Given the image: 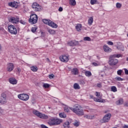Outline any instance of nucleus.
Masks as SVG:
<instances>
[{"label": "nucleus", "instance_id": "obj_1", "mask_svg": "<svg viewBox=\"0 0 128 128\" xmlns=\"http://www.w3.org/2000/svg\"><path fill=\"white\" fill-rule=\"evenodd\" d=\"M62 122V120L56 117H52L48 121V124L50 126H58Z\"/></svg>", "mask_w": 128, "mask_h": 128}, {"label": "nucleus", "instance_id": "obj_2", "mask_svg": "<svg viewBox=\"0 0 128 128\" xmlns=\"http://www.w3.org/2000/svg\"><path fill=\"white\" fill-rule=\"evenodd\" d=\"M71 110L80 116L84 114V112L82 108L80 105L76 106L74 108H71Z\"/></svg>", "mask_w": 128, "mask_h": 128}, {"label": "nucleus", "instance_id": "obj_3", "mask_svg": "<svg viewBox=\"0 0 128 128\" xmlns=\"http://www.w3.org/2000/svg\"><path fill=\"white\" fill-rule=\"evenodd\" d=\"M32 112L34 114H35V116H38L40 118H42L43 120H48V115L42 114L36 110H33Z\"/></svg>", "mask_w": 128, "mask_h": 128}, {"label": "nucleus", "instance_id": "obj_4", "mask_svg": "<svg viewBox=\"0 0 128 128\" xmlns=\"http://www.w3.org/2000/svg\"><path fill=\"white\" fill-rule=\"evenodd\" d=\"M18 98L19 100H24V102H26L30 98V96L28 94H22L18 95Z\"/></svg>", "mask_w": 128, "mask_h": 128}, {"label": "nucleus", "instance_id": "obj_5", "mask_svg": "<svg viewBox=\"0 0 128 128\" xmlns=\"http://www.w3.org/2000/svg\"><path fill=\"white\" fill-rule=\"evenodd\" d=\"M8 30L10 34H18V30L14 25L8 26Z\"/></svg>", "mask_w": 128, "mask_h": 128}, {"label": "nucleus", "instance_id": "obj_6", "mask_svg": "<svg viewBox=\"0 0 128 128\" xmlns=\"http://www.w3.org/2000/svg\"><path fill=\"white\" fill-rule=\"evenodd\" d=\"M32 8L34 12H40L42 10V7L37 2H34L32 4Z\"/></svg>", "mask_w": 128, "mask_h": 128}, {"label": "nucleus", "instance_id": "obj_7", "mask_svg": "<svg viewBox=\"0 0 128 128\" xmlns=\"http://www.w3.org/2000/svg\"><path fill=\"white\" fill-rule=\"evenodd\" d=\"M112 116V115L110 114H106L103 118L100 120V124H104V122H109L110 120V118Z\"/></svg>", "mask_w": 128, "mask_h": 128}, {"label": "nucleus", "instance_id": "obj_8", "mask_svg": "<svg viewBox=\"0 0 128 128\" xmlns=\"http://www.w3.org/2000/svg\"><path fill=\"white\" fill-rule=\"evenodd\" d=\"M30 22H32L34 24H36L38 22V15L36 14H32L29 19Z\"/></svg>", "mask_w": 128, "mask_h": 128}, {"label": "nucleus", "instance_id": "obj_9", "mask_svg": "<svg viewBox=\"0 0 128 128\" xmlns=\"http://www.w3.org/2000/svg\"><path fill=\"white\" fill-rule=\"evenodd\" d=\"M118 63V60L114 58V57H112V56L110 57L109 64L110 66H116Z\"/></svg>", "mask_w": 128, "mask_h": 128}, {"label": "nucleus", "instance_id": "obj_10", "mask_svg": "<svg viewBox=\"0 0 128 128\" xmlns=\"http://www.w3.org/2000/svg\"><path fill=\"white\" fill-rule=\"evenodd\" d=\"M8 20L12 24H18L20 22V17L18 16H11L9 18Z\"/></svg>", "mask_w": 128, "mask_h": 128}, {"label": "nucleus", "instance_id": "obj_11", "mask_svg": "<svg viewBox=\"0 0 128 128\" xmlns=\"http://www.w3.org/2000/svg\"><path fill=\"white\" fill-rule=\"evenodd\" d=\"M0 104H6V94L2 93L0 98Z\"/></svg>", "mask_w": 128, "mask_h": 128}, {"label": "nucleus", "instance_id": "obj_12", "mask_svg": "<svg viewBox=\"0 0 128 128\" xmlns=\"http://www.w3.org/2000/svg\"><path fill=\"white\" fill-rule=\"evenodd\" d=\"M8 6L11 8H18L20 6V3L16 2H10L8 4Z\"/></svg>", "mask_w": 128, "mask_h": 128}, {"label": "nucleus", "instance_id": "obj_13", "mask_svg": "<svg viewBox=\"0 0 128 128\" xmlns=\"http://www.w3.org/2000/svg\"><path fill=\"white\" fill-rule=\"evenodd\" d=\"M60 60L62 62H68V56L62 55L60 56Z\"/></svg>", "mask_w": 128, "mask_h": 128}, {"label": "nucleus", "instance_id": "obj_14", "mask_svg": "<svg viewBox=\"0 0 128 128\" xmlns=\"http://www.w3.org/2000/svg\"><path fill=\"white\" fill-rule=\"evenodd\" d=\"M14 64L8 63L7 64L6 70H7L8 72H12V70H14Z\"/></svg>", "mask_w": 128, "mask_h": 128}, {"label": "nucleus", "instance_id": "obj_15", "mask_svg": "<svg viewBox=\"0 0 128 128\" xmlns=\"http://www.w3.org/2000/svg\"><path fill=\"white\" fill-rule=\"evenodd\" d=\"M8 80L11 84H18V80L14 78H9Z\"/></svg>", "mask_w": 128, "mask_h": 128}, {"label": "nucleus", "instance_id": "obj_16", "mask_svg": "<svg viewBox=\"0 0 128 128\" xmlns=\"http://www.w3.org/2000/svg\"><path fill=\"white\" fill-rule=\"evenodd\" d=\"M91 98H93L94 102H104V100L102 99V98H96L93 96H90Z\"/></svg>", "mask_w": 128, "mask_h": 128}, {"label": "nucleus", "instance_id": "obj_17", "mask_svg": "<svg viewBox=\"0 0 128 128\" xmlns=\"http://www.w3.org/2000/svg\"><path fill=\"white\" fill-rule=\"evenodd\" d=\"M76 28L77 32H80L82 29V25L80 24H77L76 26Z\"/></svg>", "mask_w": 128, "mask_h": 128}, {"label": "nucleus", "instance_id": "obj_18", "mask_svg": "<svg viewBox=\"0 0 128 128\" xmlns=\"http://www.w3.org/2000/svg\"><path fill=\"white\" fill-rule=\"evenodd\" d=\"M49 26L52 28H58V24L51 20L50 21Z\"/></svg>", "mask_w": 128, "mask_h": 128}, {"label": "nucleus", "instance_id": "obj_19", "mask_svg": "<svg viewBox=\"0 0 128 128\" xmlns=\"http://www.w3.org/2000/svg\"><path fill=\"white\" fill-rule=\"evenodd\" d=\"M71 72L72 74H74V76H76L78 74V69L77 68H74L71 70Z\"/></svg>", "mask_w": 128, "mask_h": 128}, {"label": "nucleus", "instance_id": "obj_20", "mask_svg": "<svg viewBox=\"0 0 128 128\" xmlns=\"http://www.w3.org/2000/svg\"><path fill=\"white\" fill-rule=\"evenodd\" d=\"M104 50L106 52H112V48H110L107 45L104 46Z\"/></svg>", "mask_w": 128, "mask_h": 128}, {"label": "nucleus", "instance_id": "obj_21", "mask_svg": "<svg viewBox=\"0 0 128 128\" xmlns=\"http://www.w3.org/2000/svg\"><path fill=\"white\" fill-rule=\"evenodd\" d=\"M82 72L84 74L85 76H88V78H90V76H92V72H90V71L84 70L83 71H82Z\"/></svg>", "mask_w": 128, "mask_h": 128}, {"label": "nucleus", "instance_id": "obj_22", "mask_svg": "<svg viewBox=\"0 0 128 128\" xmlns=\"http://www.w3.org/2000/svg\"><path fill=\"white\" fill-rule=\"evenodd\" d=\"M70 122H68V121H66V122L64 123L63 126L64 128H70Z\"/></svg>", "mask_w": 128, "mask_h": 128}, {"label": "nucleus", "instance_id": "obj_23", "mask_svg": "<svg viewBox=\"0 0 128 128\" xmlns=\"http://www.w3.org/2000/svg\"><path fill=\"white\" fill-rule=\"evenodd\" d=\"M116 104L117 106H120L121 104H124V99L120 98V99L118 100L116 102Z\"/></svg>", "mask_w": 128, "mask_h": 128}, {"label": "nucleus", "instance_id": "obj_24", "mask_svg": "<svg viewBox=\"0 0 128 128\" xmlns=\"http://www.w3.org/2000/svg\"><path fill=\"white\" fill-rule=\"evenodd\" d=\"M94 22V17H90L88 19V24L89 26H92Z\"/></svg>", "mask_w": 128, "mask_h": 128}, {"label": "nucleus", "instance_id": "obj_25", "mask_svg": "<svg viewBox=\"0 0 128 128\" xmlns=\"http://www.w3.org/2000/svg\"><path fill=\"white\" fill-rule=\"evenodd\" d=\"M69 4L70 6H74L76 4V0H69Z\"/></svg>", "mask_w": 128, "mask_h": 128}, {"label": "nucleus", "instance_id": "obj_26", "mask_svg": "<svg viewBox=\"0 0 128 128\" xmlns=\"http://www.w3.org/2000/svg\"><path fill=\"white\" fill-rule=\"evenodd\" d=\"M84 118H88V120H92V118H94V116L90 114H85Z\"/></svg>", "mask_w": 128, "mask_h": 128}, {"label": "nucleus", "instance_id": "obj_27", "mask_svg": "<svg viewBox=\"0 0 128 128\" xmlns=\"http://www.w3.org/2000/svg\"><path fill=\"white\" fill-rule=\"evenodd\" d=\"M74 90H80V84L78 83H75L74 84Z\"/></svg>", "mask_w": 128, "mask_h": 128}, {"label": "nucleus", "instance_id": "obj_28", "mask_svg": "<svg viewBox=\"0 0 128 128\" xmlns=\"http://www.w3.org/2000/svg\"><path fill=\"white\" fill-rule=\"evenodd\" d=\"M111 56H112V58H122V54H115Z\"/></svg>", "mask_w": 128, "mask_h": 128}, {"label": "nucleus", "instance_id": "obj_29", "mask_svg": "<svg viewBox=\"0 0 128 128\" xmlns=\"http://www.w3.org/2000/svg\"><path fill=\"white\" fill-rule=\"evenodd\" d=\"M59 116L62 118H66V114L64 112H61L59 114Z\"/></svg>", "mask_w": 128, "mask_h": 128}, {"label": "nucleus", "instance_id": "obj_30", "mask_svg": "<svg viewBox=\"0 0 128 128\" xmlns=\"http://www.w3.org/2000/svg\"><path fill=\"white\" fill-rule=\"evenodd\" d=\"M48 32L50 34H56V30L52 29L48 30Z\"/></svg>", "mask_w": 128, "mask_h": 128}, {"label": "nucleus", "instance_id": "obj_31", "mask_svg": "<svg viewBox=\"0 0 128 128\" xmlns=\"http://www.w3.org/2000/svg\"><path fill=\"white\" fill-rule=\"evenodd\" d=\"M71 108H70L67 106H66L64 108V112H70V110H72Z\"/></svg>", "mask_w": 128, "mask_h": 128}, {"label": "nucleus", "instance_id": "obj_32", "mask_svg": "<svg viewBox=\"0 0 128 128\" xmlns=\"http://www.w3.org/2000/svg\"><path fill=\"white\" fill-rule=\"evenodd\" d=\"M50 20H46V19H44L43 20L42 22L44 24H48V26H50Z\"/></svg>", "mask_w": 128, "mask_h": 128}, {"label": "nucleus", "instance_id": "obj_33", "mask_svg": "<svg viewBox=\"0 0 128 128\" xmlns=\"http://www.w3.org/2000/svg\"><path fill=\"white\" fill-rule=\"evenodd\" d=\"M30 70L34 72H38V67L36 66H31Z\"/></svg>", "mask_w": 128, "mask_h": 128}, {"label": "nucleus", "instance_id": "obj_34", "mask_svg": "<svg viewBox=\"0 0 128 128\" xmlns=\"http://www.w3.org/2000/svg\"><path fill=\"white\" fill-rule=\"evenodd\" d=\"M74 126H76V127H78V126H80V122L79 121H75L74 124H73Z\"/></svg>", "mask_w": 128, "mask_h": 128}, {"label": "nucleus", "instance_id": "obj_35", "mask_svg": "<svg viewBox=\"0 0 128 128\" xmlns=\"http://www.w3.org/2000/svg\"><path fill=\"white\" fill-rule=\"evenodd\" d=\"M90 4L92 6L94 4H98V0H90Z\"/></svg>", "mask_w": 128, "mask_h": 128}, {"label": "nucleus", "instance_id": "obj_36", "mask_svg": "<svg viewBox=\"0 0 128 128\" xmlns=\"http://www.w3.org/2000/svg\"><path fill=\"white\" fill-rule=\"evenodd\" d=\"M84 40L85 42H90L92 40V38L88 36H86L84 38Z\"/></svg>", "mask_w": 128, "mask_h": 128}, {"label": "nucleus", "instance_id": "obj_37", "mask_svg": "<svg viewBox=\"0 0 128 128\" xmlns=\"http://www.w3.org/2000/svg\"><path fill=\"white\" fill-rule=\"evenodd\" d=\"M111 90L114 92H118V89L116 88V87L113 86L111 87Z\"/></svg>", "mask_w": 128, "mask_h": 128}, {"label": "nucleus", "instance_id": "obj_38", "mask_svg": "<svg viewBox=\"0 0 128 128\" xmlns=\"http://www.w3.org/2000/svg\"><path fill=\"white\" fill-rule=\"evenodd\" d=\"M92 66H100V62H94L92 63Z\"/></svg>", "mask_w": 128, "mask_h": 128}, {"label": "nucleus", "instance_id": "obj_39", "mask_svg": "<svg viewBox=\"0 0 128 128\" xmlns=\"http://www.w3.org/2000/svg\"><path fill=\"white\" fill-rule=\"evenodd\" d=\"M115 80H117L118 82H120L124 80V78H122L120 77H116L115 78Z\"/></svg>", "mask_w": 128, "mask_h": 128}, {"label": "nucleus", "instance_id": "obj_40", "mask_svg": "<svg viewBox=\"0 0 128 128\" xmlns=\"http://www.w3.org/2000/svg\"><path fill=\"white\" fill-rule=\"evenodd\" d=\"M43 88H50V84H48L44 83L43 84Z\"/></svg>", "mask_w": 128, "mask_h": 128}, {"label": "nucleus", "instance_id": "obj_41", "mask_svg": "<svg viewBox=\"0 0 128 128\" xmlns=\"http://www.w3.org/2000/svg\"><path fill=\"white\" fill-rule=\"evenodd\" d=\"M36 30H38L37 27H32L31 28V31L32 32L34 33L36 32Z\"/></svg>", "mask_w": 128, "mask_h": 128}, {"label": "nucleus", "instance_id": "obj_42", "mask_svg": "<svg viewBox=\"0 0 128 128\" xmlns=\"http://www.w3.org/2000/svg\"><path fill=\"white\" fill-rule=\"evenodd\" d=\"M116 7L117 8H122V4L120 3L117 2L116 4Z\"/></svg>", "mask_w": 128, "mask_h": 128}, {"label": "nucleus", "instance_id": "obj_43", "mask_svg": "<svg viewBox=\"0 0 128 128\" xmlns=\"http://www.w3.org/2000/svg\"><path fill=\"white\" fill-rule=\"evenodd\" d=\"M122 70H120L117 71V74L118 76H122Z\"/></svg>", "mask_w": 128, "mask_h": 128}, {"label": "nucleus", "instance_id": "obj_44", "mask_svg": "<svg viewBox=\"0 0 128 128\" xmlns=\"http://www.w3.org/2000/svg\"><path fill=\"white\" fill-rule=\"evenodd\" d=\"M68 45L70 46H74V41H70L68 42Z\"/></svg>", "mask_w": 128, "mask_h": 128}, {"label": "nucleus", "instance_id": "obj_45", "mask_svg": "<svg viewBox=\"0 0 128 128\" xmlns=\"http://www.w3.org/2000/svg\"><path fill=\"white\" fill-rule=\"evenodd\" d=\"M107 44H108V46H114V42L111 41H108L107 42Z\"/></svg>", "mask_w": 128, "mask_h": 128}, {"label": "nucleus", "instance_id": "obj_46", "mask_svg": "<svg viewBox=\"0 0 128 128\" xmlns=\"http://www.w3.org/2000/svg\"><path fill=\"white\" fill-rule=\"evenodd\" d=\"M78 42L73 41V46H78Z\"/></svg>", "mask_w": 128, "mask_h": 128}, {"label": "nucleus", "instance_id": "obj_47", "mask_svg": "<svg viewBox=\"0 0 128 128\" xmlns=\"http://www.w3.org/2000/svg\"><path fill=\"white\" fill-rule=\"evenodd\" d=\"M54 74L49 75V78H50L51 80L54 78Z\"/></svg>", "mask_w": 128, "mask_h": 128}, {"label": "nucleus", "instance_id": "obj_48", "mask_svg": "<svg viewBox=\"0 0 128 128\" xmlns=\"http://www.w3.org/2000/svg\"><path fill=\"white\" fill-rule=\"evenodd\" d=\"M20 23L22 24H26V22L22 20H20Z\"/></svg>", "mask_w": 128, "mask_h": 128}, {"label": "nucleus", "instance_id": "obj_49", "mask_svg": "<svg viewBox=\"0 0 128 128\" xmlns=\"http://www.w3.org/2000/svg\"><path fill=\"white\" fill-rule=\"evenodd\" d=\"M125 74H128V70L126 68L124 69Z\"/></svg>", "mask_w": 128, "mask_h": 128}, {"label": "nucleus", "instance_id": "obj_50", "mask_svg": "<svg viewBox=\"0 0 128 128\" xmlns=\"http://www.w3.org/2000/svg\"><path fill=\"white\" fill-rule=\"evenodd\" d=\"M96 96H100V93L98 92H96Z\"/></svg>", "mask_w": 128, "mask_h": 128}, {"label": "nucleus", "instance_id": "obj_51", "mask_svg": "<svg viewBox=\"0 0 128 128\" xmlns=\"http://www.w3.org/2000/svg\"><path fill=\"white\" fill-rule=\"evenodd\" d=\"M40 127L42 128H48V126H46L44 124H41Z\"/></svg>", "mask_w": 128, "mask_h": 128}, {"label": "nucleus", "instance_id": "obj_52", "mask_svg": "<svg viewBox=\"0 0 128 128\" xmlns=\"http://www.w3.org/2000/svg\"><path fill=\"white\" fill-rule=\"evenodd\" d=\"M101 76H104V72H102L100 74Z\"/></svg>", "mask_w": 128, "mask_h": 128}, {"label": "nucleus", "instance_id": "obj_53", "mask_svg": "<svg viewBox=\"0 0 128 128\" xmlns=\"http://www.w3.org/2000/svg\"><path fill=\"white\" fill-rule=\"evenodd\" d=\"M97 86L98 88H102V84L101 83H99L97 84Z\"/></svg>", "mask_w": 128, "mask_h": 128}, {"label": "nucleus", "instance_id": "obj_54", "mask_svg": "<svg viewBox=\"0 0 128 128\" xmlns=\"http://www.w3.org/2000/svg\"><path fill=\"white\" fill-rule=\"evenodd\" d=\"M62 10L63 9H62V7H60L58 9L59 12H62Z\"/></svg>", "mask_w": 128, "mask_h": 128}, {"label": "nucleus", "instance_id": "obj_55", "mask_svg": "<svg viewBox=\"0 0 128 128\" xmlns=\"http://www.w3.org/2000/svg\"><path fill=\"white\" fill-rule=\"evenodd\" d=\"M4 112V110L0 108V114H2Z\"/></svg>", "mask_w": 128, "mask_h": 128}, {"label": "nucleus", "instance_id": "obj_56", "mask_svg": "<svg viewBox=\"0 0 128 128\" xmlns=\"http://www.w3.org/2000/svg\"><path fill=\"white\" fill-rule=\"evenodd\" d=\"M122 128H128V125H124Z\"/></svg>", "mask_w": 128, "mask_h": 128}, {"label": "nucleus", "instance_id": "obj_57", "mask_svg": "<svg viewBox=\"0 0 128 128\" xmlns=\"http://www.w3.org/2000/svg\"><path fill=\"white\" fill-rule=\"evenodd\" d=\"M18 72H20L22 71V69H20V68H18Z\"/></svg>", "mask_w": 128, "mask_h": 128}, {"label": "nucleus", "instance_id": "obj_58", "mask_svg": "<svg viewBox=\"0 0 128 128\" xmlns=\"http://www.w3.org/2000/svg\"><path fill=\"white\" fill-rule=\"evenodd\" d=\"M126 106H128V102H126L124 104Z\"/></svg>", "mask_w": 128, "mask_h": 128}, {"label": "nucleus", "instance_id": "obj_59", "mask_svg": "<svg viewBox=\"0 0 128 128\" xmlns=\"http://www.w3.org/2000/svg\"><path fill=\"white\" fill-rule=\"evenodd\" d=\"M2 50V45L0 44V50Z\"/></svg>", "mask_w": 128, "mask_h": 128}, {"label": "nucleus", "instance_id": "obj_60", "mask_svg": "<svg viewBox=\"0 0 128 128\" xmlns=\"http://www.w3.org/2000/svg\"><path fill=\"white\" fill-rule=\"evenodd\" d=\"M2 124H0V128H2Z\"/></svg>", "mask_w": 128, "mask_h": 128}, {"label": "nucleus", "instance_id": "obj_61", "mask_svg": "<svg viewBox=\"0 0 128 128\" xmlns=\"http://www.w3.org/2000/svg\"><path fill=\"white\" fill-rule=\"evenodd\" d=\"M76 50V48H72V50Z\"/></svg>", "mask_w": 128, "mask_h": 128}, {"label": "nucleus", "instance_id": "obj_62", "mask_svg": "<svg viewBox=\"0 0 128 128\" xmlns=\"http://www.w3.org/2000/svg\"><path fill=\"white\" fill-rule=\"evenodd\" d=\"M126 60H127V62H128V57L126 58Z\"/></svg>", "mask_w": 128, "mask_h": 128}, {"label": "nucleus", "instance_id": "obj_63", "mask_svg": "<svg viewBox=\"0 0 128 128\" xmlns=\"http://www.w3.org/2000/svg\"><path fill=\"white\" fill-rule=\"evenodd\" d=\"M82 82H84V81H82Z\"/></svg>", "mask_w": 128, "mask_h": 128}]
</instances>
